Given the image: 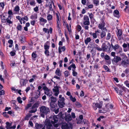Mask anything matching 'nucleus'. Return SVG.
Segmentation results:
<instances>
[{
  "label": "nucleus",
  "instance_id": "obj_1",
  "mask_svg": "<svg viewBox=\"0 0 129 129\" xmlns=\"http://www.w3.org/2000/svg\"><path fill=\"white\" fill-rule=\"evenodd\" d=\"M41 116L45 117V115H46L50 112L49 108L45 106H42L40 108Z\"/></svg>",
  "mask_w": 129,
  "mask_h": 129
},
{
  "label": "nucleus",
  "instance_id": "obj_2",
  "mask_svg": "<svg viewBox=\"0 0 129 129\" xmlns=\"http://www.w3.org/2000/svg\"><path fill=\"white\" fill-rule=\"evenodd\" d=\"M50 106L51 108H55L57 106L56 102L57 99L56 98L52 96L50 97Z\"/></svg>",
  "mask_w": 129,
  "mask_h": 129
},
{
  "label": "nucleus",
  "instance_id": "obj_3",
  "mask_svg": "<svg viewBox=\"0 0 129 129\" xmlns=\"http://www.w3.org/2000/svg\"><path fill=\"white\" fill-rule=\"evenodd\" d=\"M64 100V97H62L61 99H59L58 101L57 104L59 107L60 108H63L65 105Z\"/></svg>",
  "mask_w": 129,
  "mask_h": 129
},
{
  "label": "nucleus",
  "instance_id": "obj_4",
  "mask_svg": "<svg viewBox=\"0 0 129 129\" xmlns=\"http://www.w3.org/2000/svg\"><path fill=\"white\" fill-rule=\"evenodd\" d=\"M44 124L46 129H51L53 127V126L51 124L50 120L48 119L45 120Z\"/></svg>",
  "mask_w": 129,
  "mask_h": 129
},
{
  "label": "nucleus",
  "instance_id": "obj_5",
  "mask_svg": "<svg viewBox=\"0 0 129 129\" xmlns=\"http://www.w3.org/2000/svg\"><path fill=\"white\" fill-rule=\"evenodd\" d=\"M39 106L38 104L36 103L34 104L31 108L32 110L29 111V113H35L37 111V108Z\"/></svg>",
  "mask_w": 129,
  "mask_h": 129
},
{
  "label": "nucleus",
  "instance_id": "obj_6",
  "mask_svg": "<svg viewBox=\"0 0 129 129\" xmlns=\"http://www.w3.org/2000/svg\"><path fill=\"white\" fill-rule=\"evenodd\" d=\"M104 18H101L100 19L101 22L98 25V28L101 29H103V27H105L106 24Z\"/></svg>",
  "mask_w": 129,
  "mask_h": 129
},
{
  "label": "nucleus",
  "instance_id": "obj_7",
  "mask_svg": "<svg viewBox=\"0 0 129 129\" xmlns=\"http://www.w3.org/2000/svg\"><path fill=\"white\" fill-rule=\"evenodd\" d=\"M58 121V119L57 117L55 116H54L53 117L52 120L51 121V123L53 124L54 127H57L58 126V124L57 123L55 124V123L57 122Z\"/></svg>",
  "mask_w": 129,
  "mask_h": 129
},
{
  "label": "nucleus",
  "instance_id": "obj_8",
  "mask_svg": "<svg viewBox=\"0 0 129 129\" xmlns=\"http://www.w3.org/2000/svg\"><path fill=\"white\" fill-rule=\"evenodd\" d=\"M121 86L119 87L120 89H119L117 87H113V88L116 91V92L119 95H121L123 94V90Z\"/></svg>",
  "mask_w": 129,
  "mask_h": 129
},
{
  "label": "nucleus",
  "instance_id": "obj_9",
  "mask_svg": "<svg viewBox=\"0 0 129 129\" xmlns=\"http://www.w3.org/2000/svg\"><path fill=\"white\" fill-rule=\"evenodd\" d=\"M101 47L102 48V51H106L107 49L109 50L111 46L110 44L108 48V47L106 45V44L104 43L102 44Z\"/></svg>",
  "mask_w": 129,
  "mask_h": 129
},
{
  "label": "nucleus",
  "instance_id": "obj_10",
  "mask_svg": "<svg viewBox=\"0 0 129 129\" xmlns=\"http://www.w3.org/2000/svg\"><path fill=\"white\" fill-rule=\"evenodd\" d=\"M61 27V24L60 21L57 22L56 27L57 29L59 35H62V34L61 33V31L60 29V27Z\"/></svg>",
  "mask_w": 129,
  "mask_h": 129
},
{
  "label": "nucleus",
  "instance_id": "obj_11",
  "mask_svg": "<svg viewBox=\"0 0 129 129\" xmlns=\"http://www.w3.org/2000/svg\"><path fill=\"white\" fill-rule=\"evenodd\" d=\"M27 82L28 80L26 79H20V83L21 86H24L26 85Z\"/></svg>",
  "mask_w": 129,
  "mask_h": 129
},
{
  "label": "nucleus",
  "instance_id": "obj_12",
  "mask_svg": "<svg viewBox=\"0 0 129 129\" xmlns=\"http://www.w3.org/2000/svg\"><path fill=\"white\" fill-rule=\"evenodd\" d=\"M116 29L118 30V32L116 33L117 36L119 40H121V36L122 35V31L121 29H119L117 27Z\"/></svg>",
  "mask_w": 129,
  "mask_h": 129
},
{
  "label": "nucleus",
  "instance_id": "obj_13",
  "mask_svg": "<svg viewBox=\"0 0 129 129\" xmlns=\"http://www.w3.org/2000/svg\"><path fill=\"white\" fill-rule=\"evenodd\" d=\"M27 4V5H29V4L31 6H35L36 4V3L35 0H26Z\"/></svg>",
  "mask_w": 129,
  "mask_h": 129
},
{
  "label": "nucleus",
  "instance_id": "obj_14",
  "mask_svg": "<svg viewBox=\"0 0 129 129\" xmlns=\"http://www.w3.org/2000/svg\"><path fill=\"white\" fill-rule=\"evenodd\" d=\"M43 30L45 33H47L49 34L50 32V33L51 34L52 32L53 29L52 27H50L49 28V30L48 29L46 28H43Z\"/></svg>",
  "mask_w": 129,
  "mask_h": 129
},
{
  "label": "nucleus",
  "instance_id": "obj_15",
  "mask_svg": "<svg viewBox=\"0 0 129 129\" xmlns=\"http://www.w3.org/2000/svg\"><path fill=\"white\" fill-rule=\"evenodd\" d=\"M35 93L36 94L35 96L34 97H32L31 99V100H35L36 99H37L40 96V92H38L36 91Z\"/></svg>",
  "mask_w": 129,
  "mask_h": 129
},
{
  "label": "nucleus",
  "instance_id": "obj_16",
  "mask_svg": "<svg viewBox=\"0 0 129 129\" xmlns=\"http://www.w3.org/2000/svg\"><path fill=\"white\" fill-rule=\"evenodd\" d=\"M61 129H69V127L68 124L66 122L62 123L61 126Z\"/></svg>",
  "mask_w": 129,
  "mask_h": 129
},
{
  "label": "nucleus",
  "instance_id": "obj_17",
  "mask_svg": "<svg viewBox=\"0 0 129 129\" xmlns=\"http://www.w3.org/2000/svg\"><path fill=\"white\" fill-rule=\"evenodd\" d=\"M50 44V42L47 41L44 45V48L45 50H49Z\"/></svg>",
  "mask_w": 129,
  "mask_h": 129
},
{
  "label": "nucleus",
  "instance_id": "obj_18",
  "mask_svg": "<svg viewBox=\"0 0 129 129\" xmlns=\"http://www.w3.org/2000/svg\"><path fill=\"white\" fill-rule=\"evenodd\" d=\"M44 93L49 97H50L52 95V92L49 89L45 91Z\"/></svg>",
  "mask_w": 129,
  "mask_h": 129
},
{
  "label": "nucleus",
  "instance_id": "obj_19",
  "mask_svg": "<svg viewBox=\"0 0 129 129\" xmlns=\"http://www.w3.org/2000/svg\"><path fill=\"white\" fill-rule=\"evenodd\" d=\"M121 60V58L117 56H115L113 58V60L115 62L117 63Z\"/></svg>",
  "mask_w": 129,
  "mask_h": 129
},
{
  "label": "nucleus",
  "instance_id": "obj_20",
  "mask_svg": "<svg viewBox=\"0 0 129 129\" xmlns=\"http://www.w3.org/2000/svg\"><path fill=\"white\" fill-rule=\"evenodd\" d=\"M3 88V86L0 83V96L4 95L5 94V92L4 90H2Z\"/></svg>",
  "mask_w": 129,
  "mask_h": 129
},
{
  "label": "nucleus",
  "instance_id": "obj_21",
  "mask_svg": "<svg viewBox=\"0 0 129 129\" xmlns=\"http://www.w3.org/2000/svg\"><path fill=\"white\" fill-rule=\"evenodd\" d=\"M1 19V22L3 23L6 22L7 19L5 17V16L2 15H0Z\"/></svg>",
  "mask_w": 129,
  "mask_h": 129
},
{
  "label": "nucleus",
  "instance_id": "obj_22",
  "mask_svg": "<svg viewBox=\"0 0 129 129\" xmlns=\"http://www.w3.org/2000/svg\"><path fill=\"white\" fill-rule=\"evenodd\" d=\"M119 12L117 10H115L113 12V15L115 17H116L117 18H119Z\"/></svg>",
  "mask_w": 129,
  "mask_h": 129
},
{
  "label": "nucleus",
  "instance_id": "obj_23",
  "mask_svg": "<svg viewBox=\"0 0 129 129\" xmlns=\"http://www.w3.org/2000/svg\"><path fill=\"white\" fill-rule=\"evenodd\" d=\"M36 53V52L35 51L33 52L31 54V58L34 61L36 60V58L37 57V55Z\"/></svg>",
  "mask_w": 129,
  "mask_h": 129
},
{
  "label": "nucleus",
  "instance_id": "obj_24",
  "mask_svg": "<svg viewBox=\"0 0 129 129\" xmlns=\"http://www.w3.org/2000/svg\"><path fill=\"white\" fill-rule=\"evenodd\" d=\"M55 74L58 76H60L61 75V73L60 72V69L57 68L55 71Z\"/></svg>",
  "mask_w": 129,
  "mask_h": 129
},
{
  "label": "nucleus",
  "instance_id": "obj_25",
  "mask_svg": "<svg viewBox=\"0 0 129 129\" xmlns=\"http://www.w3.org/2000/svg\"><path fill=\"white\" fill-rule=\"evenodd\" d=\"M103 67L104 68V69L105 70V72H111V71H110V70L107 66L104 65H103Z\"/></svg>",
  "mask_w": 129,
  "mask_h": 129
},
{
  "label": "nucleus",
  "instance_id": "obj_26",
  "mask_svg": "<svg viewBox=\"0 0 129 129\" xmlns=\"http://www.w3.org/2000/svg\"><path fill=\"white\" fill-rule=\"evenodd\" d=\"M76 67L75 64L74 63H73L72 64H71L70 66H69L68 68V69L69 70H71L72 68V69H76Z\"/></svg>",
  "mask_w": 129,
  "mask_h": 129
},
{
  "label": "nucleus",
  "instance_id": "obj_27",
  "mask_svg": "<svg viewBox=\"0 0 129 129\" xmlns=\"http://www.w3.org/2000/svg\"><path fill=\"white\" fill-rule=\"evenodd\" d=\"M35 126L36 129H39L42 128L43 127V125L41 124L36 123H35Z\"/></svg>",
  "mask_w": 129,
  "mask_h": 129
},
{
  "label": "nucleus",
  "instance_id": "obj_28",
  "mask_svg": "<svg viewBox=\"0 0 129 129\" xmlns=\"http://www.w3.org/2000/svg\"><path fill=\"white\" fill-rule=\"evenodd\" d=\"M91 39L90 37H87L84 40V43L86 45H87L90 42Z\"/></svg>",
  "mask_w": 129,
  "mask_h": 129
},
{
  "label": "nucleus",
  "instance_id": "obj_29",
  "mask_svg": "<svg viewBox=\"0 0 129 129\" xmlns=\"http://www.w3.org/2000/svg\"><path fill=\"white\" fill-rule=\"evenodd\" d=\"M16 28L17 31H21L22 29V26L20 23H18L17 24Z\"/></svg>",
  "mask_w": 129,
  "mask_h": 129
},
{
  "label": "nucleus",
  "instance_id": "obj_30",
  "mask_svg": "<svg viewBox=\"0 0 129 129\" xmlns=\"http://www.w3.org/2000/svg\"><path fill=\"white\" fill-rule=\"evenodd\" d=\"M111 45L112 47L115 50H116V49L119 48V46L118 44H116L115 46H114L112 43H111Z\"/></svg>",
  "mask_w": 129,
  "mask_h": 129
},
{
  "label": "nucleus",
  "instance_id": "obj_31",
  "mask_svg": "<svg viewBox=\"0 0 129 129\" xmlns=\"http://www.w3.org/2000/svg\"><path fill=\"white\" fill-rule=\"evenodd\" d=\"M47 18L48 21H49L51 20L53 18V16L52 15L48 14L47 16Z\"/></svg>",
  "mask_w": 129,
  "mask_h": 129
},
{
  "label": "nucleus",
  "instance_id": "obj_32",
  "mask_svg": "<svg viewBox=\"0 0 129 129\" xmlns=\"http://www.w3.org/2000/svg\"><path fill=\"white\" fill-rule=\"evenodd\" d=\"M93 4L95 6H97L99 5V0H93Z\"/></svg>",
  "mask_w": 129,
  "mask_h": 129
},
{
  "label": "nucleus",
  "instance_id": "obj_33",
  "mask_svg": "<svg viewBox=\"0 0 129 129\" xmlns=\"http://www.w3.org/2000/svg\"><path fill=\"white\" fill-rule=\"evenodd\" d=\"M6 123V128L7 129L10 128V127H11V126L12 125V123H10L8 122H7Z\"/></svg>",
  "mask_w": 129,
  "mask_h": 129
},
{
  "label": "nucleus",
  "instance_id": "obj_34",
  "mask_svg": "<svg viewBox=\"0 0 129 129\" xmlns=\"http://www.w3.org/2000/svg\"><path fill=\"white\" fill-rule=\"evenodd\" d=\"M14 11L17 12H18L20 10V8L19 6L18 5L16 6L14 10Z\"/></svg>",
  "mask_w": 129,
  "mask_h": 129
},
{
  "label": "nucleus",
  "instance_id": "obj_35",
  "mask_svg": "<svg viewBox=\"0 0 129 129\" xmlns=\"http://www.w3.org/2000/svg\"><path fill=\"white\" fill-rule=\"evenodd\" d=\"M75 104L78 108H81L82 107L80 103L78 102H76L75 103Z\"/></svg>",
  "mask_w": 129,
  "mask_h": 129
},
{
  "label": "nucleus",
  "instance_id": "obj_36",
  "mask_svg": "<svg viewBox=\"0 0 129 129\" xmlns=\"http://www.w3.org/2000/svg\"><path fill=\"white\" fill-rule=\"evenodd\" d=\"M95 48L97 50L99 51H102V48H101L99 47L98 45L95 44Z\"/></svg>",
  "mask_w": 129,
  "mask_h": 129
},
{
  "label": "nucleus",
  "instance_id": "obj_37",
  "mask_svg": "<svg viewBox=\"0 0 129 129\" xmlns=\"http://www.w3.org/2000/svg\"><path fill=\"white\" fill-rule=\"evenodd\" d=\"M100 35L101 38L103 39L106 36V33L104 31H102Z\"/></svg>",
  "mask_w": 129,
  "mask_h": 129
},
{
  "label": "nucleus",
  "instance_id": "obj_38",
  "mask_svg": "<svg viewBox=\"0 0 129 129\" xmlns=\"http://www.w3.org/2000/svg\"><path fill=\"white\" fill-rule=\"evenodd\" d=\"M95 105L97 108H98L99 109H101L102 108V104H100L98 103H95Z\"/></svg>",
  "mask_w": 129,
  "mask_h": 129
},
{
  "label": "nucleus",
  "instance_id": "obj_39",
  "mask_svg": "<svg viewBox=\"0 0 129 129\" xmlns=\"http://www.w3.org/2000/svg\"><path fill=\"white\" fill-rule=\"evenodd\" d=\"M70 100L73 102H76V99L75 97H73L72 95H71L70 96Z\"/></svg>",
  "mask_w": 129,
  "mask_h": 129
},
{
  "label": "nucleus",
  "instance_id": "obj_40",
  "mask_svg": "<svg viewBox=\"0 0 129 129\" xmlns=\"http://www.w3.org/2000/svg\"><path fill=\"white\" fill-rule=\"evenodd\" d=\"M121 64L123 67H125L126 66H127V62L126 61L124 60H122L121 63Z\"/></svg>",
  "mask_w": 129,
  "mask_h": 129
},
{
  "label": "nucleus",
  "instance_id": "obj_41",
  "mask_svg": "<svg viewBox=\"0 0 129 129\" xmlns=\"http://www.w3.org/2000/svg\"><path fill=\"white\" fill-rule=\"evenodd\" d=\"M30 18L33 20L37 19V14H34V15H31L30 17Z\"/></svg>",
  "mask_w": 129,
  "mask_h": 129
},
{
  "label": "nucleus",
  "instance_id": "obj_42",
  "mask_svg": "<svg viewBox=\"0 0 129 129\" xmlns=\"http://www.w3.org/2000/svg\"><path fill=\"white\" fill-rule=\"evenodd\" d=\"M39 20L40 21L44 22V23H46L47 22V20L46 19L41 17L40 18Z\"/></svg>",
  "mask_w": 129,
  "mask_h": 129
},
{
  "label": "nucleus",
  "instance_id": "obj_43",
  "mask_svg": "<svg viewBox=\"0 0 129 129\" xmlns=\"http://www.w3.org/2000/svg\"><path fill=\"white\" fill-rule=\"evenodd\" d=\"M72 119V117L70 115L68 116L65 119L66 121H71Z\"/></svg>",
  "mask_w": 129,
  "mask_h": 129
},
{
  "label": "nucleus",
  "instance_id": "obj_44",
  "mask_svg": "<svg viewBox=\"0 0 129 129\" xmlns=\"http://www.w3.org/2000/svg\"><path fill=\"white\" fill-rule=\"evenodd\" d=\"M56 16L57 19L56 20V22L58 21H60L59 19H60V17L59 16L60 15V14L59 12H58V13H56Z\"/></svg>",
  "mask_w": 129,
  "mask_h": 129
},
{
  "label": "nucleus",
  "instance_id": "obj_45",
  "mask_svg": "<svg viewBox=\"0 0 129 129\" xmlns=\"http://www.w3.org/2000/svg\"><path fill=\"white\" fill-rule=\"evenodd\" d=\"M76 69H72V75L74 76H76L77 75V73L75 71Z\"/></svg>",
  "mask_w": 129,
  "mask_h": 129
},
{
  "label": "nucleus",
  "instance_id": "obj_46",
  "mask_svg": "<svg viewBox=\"0 0 129 129\" xmlns=\"http://www.w3.org/2000/svg\"><path fill=\"white\" fill-rule=\"evenodd\" d=\"M8 13L9 14L8 17L11 18V16L13 15V13L11 10H9L8 12Z\"/></svg>",
  "mask_w": 129,
  "mask_h": 129
},
{
  "label": "nucleus",
  "instance_id": "obj_47",
  "mask_svg": "<svg viewBox=\"0 0 129 129\" xmlns=\"http://www.w3.org/2000/svg\"><path fill=\"white\" fill-rule=\"evenodd\" d=\"M22 21H24V20L27 21L28 20V17L27 15L24 16V17H22L21 18Z\"/></svg>",
  "mask_w": 129,
  "mask_h": 129
},
{
  "label": "nucleus",
  "instance_id": "obj_48",
  "mask_svg": "<svg viewBox=\"0 0 129 129\" xmlns=\"http://www.w3.org/2000/svg\"><path fill=\"white\" fill-rule=\"evenodd\" d=\"M11 19V18H8L6 22L8 24H12V25L13 22L10 20Z\"/></svg>",
  "mask_w": 129,
  "mask_h": 129
},
{
  "label": "nucleus",
  "instance_id": "obj_49",
  "mask_svg": "<svg viewBox=\"0 0 129 129\" xmlns=\"http://www.w3.org/2000/svg\"><path fill=\"white\" fill-rule=\"evenodd\" d=\"M90 52L91 53L92 55V57L94 56L96 54V51L93 50V49H91V50Z\"/></svg>",
  "mask_w": 129,
  "mask_h": 129
},
{
  "label": "nucleus",
  "instance_id": "obj_50",
  "mask_svg": "<svg viewBox=\"0 0 129 129\" xmlns=\"http://www.w3.org/2000/svg\"><path fill=\"white\" fill-rule=\"evenodd\" d=\"M32 104L31 103H30L27 104L26 106L25 107V109L26 110L28 109L30 107H31L32 106Z\"/></svg>",
  "mask_w": 129,
  "mask_h": 129
},
{
  "label": "nucleus",
  "instance_id": "obj_51",
  "mask_svg": "<svg viewBox=\"0 0 129 129\" xmlns=\"http://www.w3.org/2000/svg\"><path fill=\"white\" fill-rule=\"evenodd\" d=\"M64 76L65 77H68L70 75V73L68 71H66L64 72Z\"/></svg>",
  "mask_w": 129,
  "mask_h": 129
},
{
  "label": "nucleus",
  "instance_id": "obj_52",
  "mask_svg": "<svg viewBox=\"0 0 129 129\" xmlns=\"http://www.w3.org/2000/svg\"><path fill=\"white\" fill-rule=\"evenodd\" d=\"M16 51L15 50L12 51L10 52V54L12 56H14L16 55Z\"/></svg>",
  "mask_w": 129,
  "mask_h": 129
},
{
  "label": "nucleus",
  "instance_id": "obj_53",
  "mask_svg": "<svg viewBox=\"0 0 129 129\" xmlns=\"http://www.w3.org/2000/svg\"><path fill=\"white\" fill-rule=\"evenodd\" d=\"M17 100L18 102L20 104H21L22 102V101L21 100V98L20 96H18L17 98Z\"/></svg>",
  "mask_w": 129,
  "mask_h": 129
},
{
  "label": "nucleus",
  "instance_id": "obj_54",
  "mask_svg": "<svg viewBox=\"0 0 129 129\" xmlns=\"http://www.w3.org/2000/svg\"><path fill=\"white\" fill-rule=\"evenodd\" d=\"M83 20L84 21H89V17L86 15H85L84 16Z\"/></svg>",
  "mask_w": 129,
  "mask_h": 129
},
{
  "label": "nucleus",
  "instance_id": "obj_55",
  "mask_svg": "<svg viewBox=\"0 0 129 129\" xmlns=\"http://www.w3.org/2000/svg\"><path fill=\"white\" fill-rule=\"evenodd\" d=\"M83 24L85 25H89L90 24V22L89 21H84L83 22Z\"/></svg>",
  "mask_w": 129,
  "mask_h": 129
},
{
  "label": "nucleus",
  "instance_id": "obj_56",
  "mask_svg": "<svg viewBox=\"0 0 129 129\" xmlns=\"http://www.w3.org/2000/svg\"><path fill=\"white\" fill-rule=\"evenodd\" d=\"M44 52L45 54L48 57L50 55L49 52L48 50H45Z\"/></svg>",
  "mask_w": 129,
  "mask_h": 129
},
{
  "label": "nucleus",
  "instance_id": "obj_57",
  "mask_svg": "<svg viewBox=\"0 0 129 129\" xmlns=\"http://www.w3.org/2000/svg\"><path fill=\"white\" fill-rule=\"evenodd\" d=\"M111 38V34L109 33H108L107 35L106 40H109Z\"/></svg>",
  "mask_w": 129,
  "mask_h": 129
},
{
  "label": "nucleus",
  "instance_id": "obj_58",
  "mask_svg": "<svg viewBox=\"0 0 129 129\" xmlns=\"http://www.w3.org/2000/svg\"><path fill=\"white\" fill-rule=\"evenodd\" d=\"M92 106L94 110L95 111L97 110V108L95 105V103L94 102L93 103Z\"/></svg>",
  "mask_w": 129,
  "mask_h": 129
},
{
  "label": "nucleus",
  "instance_id": "obj_59",
  "mask_svg": "<svg viewBox=\"0 0 129 129\" xmlns=\"http://www.w3.org/2000/svg\"><path fill=\"white\" fill-rule=\"evenodd\" d=\"M53 92L59 91L58 87L57 86L54 87V88L52 90Z\"/></svg>",
  "mask_w": 129,
  "mask_h": 129
},
{
  "label": "nucleus",
  "instance_id": "obj_60",
  "mask_svg": "<svg viewBox=\"0 0 129 129\" xmlns=\"http://www.w3.org/2000/svg\"><path fill=\"white\" fill-rule=\"evenodd\" d=\"M50 4L48 6L49 8V10L50 11H53V9L52 7V3L49 2Z\"/></svg>",
  "mask_w": 129,
  "mask_h": 129
},
{
  "label": "nucleus",
  "instance_id": "obj_61",
  "mask_svg": "<svg viewBox=\"0 0 129 129\" xmlns=\"http://www.w3.org/2000/svg\"><path fill=\"white\" fill-rule=\"evenodd\" d=\"M82 27L81 26L79 25L78 24L77 25V30L78 31H80Z\"/></svg>",
  "mask_w": 129,
  "mask_h": 129
},
{
  "label": "nucleus",
  "instance_id": "obj_62",
  "mask_svg": "<svg viewBox=\"0 0 129 129\" xmlns=\"http://www.w3.org/2000/svg\"><path fill=\"white\" fill-rule=\"evenodd\" d=\"M7 112H4L3 113V115L4 117H6L7 118L9 117V116L7 114Z\"/></svg>",
  "mask_w": 129,
  "mask_h": 129
},
{
  "label": "nucleus",
  "instance_id": "obj_63",
  "mask_svg": "<svg viewBox=\"0 0 129 129\" xmlns=\"http://www.w3.org/2000/svg\"><path fill=\"white\" fill-rule=\"evenodd\" d=\"M104 58L106 60H108L110 59L109 56L107 54L105 55Z\"/></svg>",
  "mask_w": 129,
  "mask_h": 129
},
{
  "label": "nucleus",
  "instance_id": "obj_64",
  "mask_svg": "<svg viewBox=\"0 0 129 129\" xmlns=\"http://www.w3.org/2000/svg\"><path fill=\"white\" fill-rule=\"evenodd\" d=\"M124 58L126 59V61L127 64H129V59H127V57L126 55L124 57Z\"/></svg>",
  "mask_w": 129,
  "mask_h": 129
}]
</instances>
